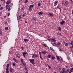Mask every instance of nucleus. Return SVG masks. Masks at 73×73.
<instances>
[{"mask_svg": "<svg viewBox=\"0 0 73 73\" xmlns=\"http://www.w3.org/2000/svg\"><path fill=\"white\" fill-rule=\"evenodd\" d=\"M48 15H49V16H51V17L53 16V13H49L48 14Z\"/></svg>", "mask_w": 73, "mask_h": 73, "instance_id": "nucleus-15", "label": "nucleus"}, {"mask_svg": "<svg viewBox=\"0 0 73 73\" xmlns=\"http://www.w3.org/2000/svg\"><path fill=\"white\" fill-rule=\"evenodd\" d=\"M43 46L44 47H45V48H46L47 47H48V46H47V45L45 44H43Z\"/></svg>", "mask_w": 73, "mask_h": 73, "instance_id": "nucleus-22", "label": "nucleus"}, {"mask_svg": "<svg viewBox=\"0 0 73 73\" xmlns=\"http://www.w3.org/2000/svg\"><path fill=\"white\" fill-rule=\"evenodd\" d=\"M57 66L58 68H59L60 67V65H58Z\"/></svg>", "mask_w": 73, "mask_h": 73, "instance_id": "nucleus-47", "label": "nucleus"}, {"mask_svg": "<svg viewBox=\"0 0 73 73\" xmlns=\"http://www.w3.org/2000/svg\"><path fill=\"white\" fill-rule=\"evenodd\" d=\"M21 48L22 49V50H24V48H23V47L22 46L21 47Z\"/></svg>", "mask_w": 73, "mask_h": 73, "instance_id": "nucleus-50", "label": "nucleus"}, {"mask_svg": "<svg viewBox=\"0 0 73 73\" xmlns=\"http://www.w3.org/2000/svg\"><path fill=\"white\" fill-rule=\"evenodd\" d=\"M8 8H10V7H9V5H6V10H7V9H8Z\"/></svg>", "mask_w": 73, "mask_h": 73, "instance_id": "nucleus-10", "label": "nucleus"}, {"mask_svg": "<svg viewBox=\"0 0 73 73\" xmlns=\"http://www.w3.org/2000/svg\"><path fill=\"white\" fill-rule=\"evenodd\" d=\"M65 46H68V43H66L65 44Z\"/></svg>", "mask_w": 73, "mask_h": 73, "instance_id": "nucleus-33", "label": "nucleus"}, {"mask_svg": "<svg viewBox=\"0 0 73 73\" xmlns=\"http://www.w3.org/2000/svg\"><path fill=\"white\" fill-rule=\"evenodd\" d=\"M71 69L72 70H73V68H71Z\"/></svg>", "mask_w": 73, "mask_h": 73, "instance_id": "nucleus-62", "label": "nucleus"}, {"mask_svg": "<svg viewBox=\"0 0 73 73\" xmlns=\"http://www.w3.org/2000/svg\"><path fill=\"white\" fill-rule=\"evenodd\" d=\"M65 21H64V20H62L61 22H60V24H61V25H64V23H65Z\"/></svg>", "mask_w": 73, "mask_h": 73, "instance_id": "nucleus-8", "label": "nucleus"}, {"mask_svg": "<svg viewBox=\"0 0 73 73\" xmlns=\"http://www.w3.org/2000/svg\"><path fill=\"white\" fill-rule=\"evenodd\" d=\"M39 54H40V55H41V52H39Z\"/></svg>", "mask_w": 73, "mask_h": 73, "instance_id": "nucleus-58", "label": "nucleus"}, {"mask_svg": "<svg viewBox=\"0 0 73 73\" xmlns=\"http://www.w3.org/2000/svg\"><path fill=\"white\" fill-rule=\"evenodd\" d=\"M57 3H58V2L55 1L54 2L55 4H56V5H57Z\"/></svg>", "mask_w": 73, "mask_h": 73, "instance_id": "nucleus-41", "label": "nucleus"}, {"mask_svg": "<svg viewBox=\"0 0 73 73\" xmlns=\"http://www.w3.org/2000/svg\"><path fill=\"white\" fill-rule=\"evenodd\" d=\"M18 18L20 21H22V18L21 17V15H19L17 16Z\"/></svg>", "mask_w": 73, "mask_h": 73, "instance_id": "nucleus-5", "label": "nucleus"}, {"mask_svg": "<svg viewBox=\"0 0 73 73\" xmlns=\"http://www.w3.org/2000/svg\"><path fill=\"white\" fill-rule=\"evenodd\" d=\"M4 24L5 25L7 24V21H5Z\"/></svg>", "mask_w": 73, "mask_h": 73, "instance_id": "nucleus-34", "label": "nucleus"}, {"mask_svg": "<svg viewBox=\"0 0 73 73\" xmlns=\"http://www.w3.org/2000/svg\"><path fill=\"white\" fill-rule=\"evenodd\" d=\"M50 50H52V51H53V52H54V49H53V48L50 47Z\"/></svg>", "mask_w": 73, "mask_h": 73, "instance_id": "nucleus-21", "label": "nucleus"}, {"mask_svg": "<svg viewBox=\"0 0 73 73\" xmlns=\"http://www.w3.org/2000/svg\"><path fill=\"white\" fill-rule=\"evenodd\" d=\"M21 9L22 10H24V9H25V7H24V6H23L22 7Z\"/></svg>", "mask_w": 73, "mask_h": 73, "instance_id": "nucleus-24", "label": "nucleus"}, {"mask_svg": "<svg viewBox=\"0 0 73 73\" xmlns=\"http://www.w3.org/2000/svg\"><path fill=\"white\" fill-rule=\"evenodd\" d=\"M64 73H68V72L66 71H65V68H64Z\"/></svg>", "mask_w": 73, "mask_h": 73, "instance_id": "nucleus-32", "label": "nucleus"}, {"mask_svg": "<svg viewBox=\"0 0 73 73\" xmlns=\"http://www.w3.org/2000/svg\"><path fill=\"white\" fill-rule=\"evenodd\" d=\"M34 21H36V19L34 18Z\"/></svg>", "mask_w": 73, "mask_h": 73, "instance_id": "nucleus-51", "label": "nucleus"}, {"mask_svg": "<svg viewBox=\"0 0 73 73\" xmlns=\"http://www.w3.org/2000/svg\"><path fill=\"white\" fill-rule=\"evenodd\" d=\"M51 44L53 46H57V44L55 42L52 43Z\"/></svg>", "mask_w": 73, "mask_h": 73, "instance_id": "nucleus-7", "label": "nucleus"}, {"mask_svg": "<svg viewBox=\"0 0 73 73\" xmlns=\"http://www.w3.org/2000/svg\"><path fill=\"white\" fill-rule=\"evenodd\" d=\"M58 45H60V42H58Z\"/></svg>", "mask_w": 73, "mask_h": 73, "instance_id": "nucleus-46", "label": "nucleus"}, {"mask_svg": "<svg viewBox=\"0 0 73 73\" xmlns=\"http://www.w3.org/2000/svg\"><path fill=\"white\" fill-rule=\"evenodd\" d=\"M29 61L32 64H33V65L35 64V62H34V61H35V59H29Z\"/></svg>", "mask_w": 73, "mask_h": 73, "instance_id": "nucleus-1", "label": "nucleus"}, {"mask_svg": "<svg viewBox=\"0 0 73 73\" xmlns=\"http://www.w3.org/2000/svg\"><path fill=\"white\" fill-rule=\"evenodd\" d=\"M27 2H28V0H26L25 2V3H27Z\"/></svg>", "mask_w": 73, "mask_h": 73, "instance_id": "nucleus-35", "label": "nucleus"}, {"mask_svg": "<svg viewBox=\"0 0 73 73\" xmlns=\"http://www.w3.org/2000/svg\"><path fill=\"white\" fill-rule=\"evenodd\" d=\"M0 34L1 35H2V31L1 30H0Z\"/></svg>", "mask_w": 73, "mask_h": 73, "instance_id": "nucleus-30", "label": "nucleus"}, {"mask_svg": "<svg viewBox=\"0 0 73 73\" xmlns=\"http://www.w3.org/2000/svg\"><path fill=\"white\" fill-rule=\"evenodd\" d=\"M25 14H23V17H24V16H25Z\"/></svg>", "mask_w": 73, "mask_h": 73, "instance_id": "nucleus-56", "label": "nucleus"}, {"mask_svg": "<svg viewBox=\"0 0 73 73\" xmlns=\"http://www.w3.org/2000/svg\"><path fill=\"white\" fill-rule=\"evenodd\" d=\"M67 72H69V70L68 69H67Z\"/></svg>", "mask_w": 73, "mask_h": 73, "instance_id": "nucleus-55", "label": "nucleus"}, {"mask_svg": "<svg viewBox=\"0 0 73 73\" xmlns=\"http://www.w3.org/2000/svg\"><path fill=\"white\" fill-rule=\"evenodd\" d=\"M69 4V2L68 1H66L65 2L64 5L65 6H66V5Z\"/></svg>", "mask_w": 73, "mask_h": 73, "instance_id": "nucleus-11", "label": "nucleus"}, {"mask_svg": "<svg viewBox=\"0 0 73 73\" xmlns=\"http://www.w3.org/2000/svg\"><path fill=\"white\" fill-rule=\"evenodd\" d=\"M59 51H60V52H62V48H59Z\"/></svg>", "mask_w": 73, "mask_h": 73, "instance_id": "nucleus-27", "label": "nucleus"}, {"mask_svg": "<svg viewBox=\"0 0 73 73\" xmlns=\"http://www.w3.org/2000/svg\"><path fill=\"white\" fill-rule=\"evenodd\" d=\"M40 58H41V60H43V59L42 58V57H41V55H40Z\"/></svg>", "mask_w": 73, "mask_h": 73, "instance_id": "nucleus-39", "label": "nucleus"}, {"mask_svg": "<svg viewBox=\"0 0 73 73\" xmlns=\"http://www.w3.org/2000/svg\"><path fill=\"white\" fill-rule=\"evenodd\" d=\"M55 58V57L54 56H53L51 58L53 60Z\"/></svg>", "mask_w": 73, "mask_h": 73, "instance_id": "nucleus-40", "label": "nucleus"}, {"mask_svg": "<svg viewBox=\"0 0 73 73\" xmlns=\"http://www.w3.org/2000/svg\"><path fill=\"white\" fill-rule=\"evenodd\" d=\"M9 15H10V14L9 13L8 15V16H9Z\"/></svg>", "mask_w": 73, "mask_h": 73, "instance_id": "nucleus-64", "label": "nucleus"}, {"mask_svg": "<svg viewBox=\"0 0 73 73\" xmlns=\"http://www.w3.org/2000/svg\"><path fill=\"white\" fill-rule=\"evenodd\" d=\"M11 7H12V5H13V4L11 3Z\"/></svg>", "mask_w": 73, "mask_h": 73, "instance_id": "nucleus-60", "label": "nucleus"}, {"mask_svg": "<svg viewBox=\"0 0 73 73\" xmlns=\"http://www.w3.org/2000/svg\"><path fill=\"white\" fill-rule=\"evenodd\" d=\"M56 40L54 39H51V41L52 42H56Z\"/></svg>", "mask_w": 73, "mask_h": 73, "instance_id": "nucleus-16", "label": "nucleus"}, {"mask_svg": "<svg viewBox=\"0 0 73 73\" xmlns=\"http://www.w3.org/2000/svg\"><path fill=\"white\" fill-rule=\"evenodd\" d=\"M70 1H71V2H72V3H73V1H72V0H70Z\"/></svg>", "mask_w": 73, "mask_h": 73, "instance_id": "nucleus-59", "label": "nucleus"}, {"mask_svg": "<svg viewBox=\"0 0 73 73\" xmlns=\"http://www.w3.org/2000/svg\"><path fill=\"white\" fill-rule=\"evenodd\" d=\"M70 66H71V67H72V66H73V64H71L70 65Z\"/></svg>", "mask_w": 73, "mask_h": 73, "instance_id": "nucleus-52", "label": "nucleus"}, {"mask_svg": "<svg viewBox=\"0 0 73 73\" xmlns=\"http://www.w3.org/2000/svg\"><path fill=\"white\" fill-rule=\"evenodd\" d=\"M48 38H50V36H48Z\"/></svg>", "mask_w": 73, "mask_h": 73, "instance_id": "nucleus-63", "label": "nucleus"}, {"mask_svg": "<svg viewBox=\"0 0 73 73\" xmlns=\"http://www.w3.org/2000/svg\"><path fill=\"white\" fill-rule=\"evenodd\" d=\"M11 1L10 0H8L6 3V4L7 5H9V4H11Z\"/></svg>", "mask_w": 73, "mask_h": 73, "instance_id": "nucleus-6", "label": "nucleus"}, {"mask_svg": "<svg viewBox=\"0 0 73 73\" xmlns=\"http://www.w3.org/2000/svg\"><path fill=\"white\" fill-rule=\"evenodd\" d=\"M63 43H64V44H65V43H66V42H65V41H63Z\"/></svg>", "mask_w": 73, "mask_h": 73, "instance_id": "nucleus-54", "label": "nucleus"}, {"mask_svg": "<svg viewBox=\"0 0 73 73\" xmlns=\"http://www.w3.org/2000/svg\"><path fill=\"white\" fill-rule=\"evenodd\" d=\"M57 35H61V33H57Z\"/></svg>", "mask_w": 73, "mask_h": 73, "instance_id": "nucleus-43", "label": "nucleus"}, {"mask_svg": "<svg viewBox=\"0 0 73 73\" xmlns=\"http://www.w3.org/2000/svg\"><path fill=\"white\" fill-rule=\"evenodd\" d=\"M24 40L25 42H28V40L27 39H24Z\"/></svg>", "mask_w": 73, "mask_h": 73, "instance_id": "nucleus-19", "label": "nucleus"}, {"mask_svg": "<svg viewBox=\"0 0 73 73\" xmlns=\"http://www.w3.org/2000/svg\"><path fill=\"white\" fill-rule=\"evenodd\" d=\"M56 59L57 60H59V56L57 55L56 56Z\"/></svg>", "mask_w": 73, "mask_h": 73, "instance_id": "nucleus-26", "label": "nucleus"}, {"mask_svg": "<svg viewBox=\"0 0 73 73\" xmlns=\"http://www.w3.org/2000/svg\"><path fill=\"white\" fill-rule=\"evenodd\" d=\"M40 5H41V3H39L38 4V7H40Z\"/></svg>", "mask_w": 73, "mask_h": 73, "instance_id": "nucleus-29", "label": "nucleus"}, {"mask_svg": "<svg viewBox=\"0 0 73 73\" xmlns=\"http://www.w3.org/2000/svg\"><path fill=\"white\" fill-rule=\"evenodd\" d=\"M58 62H61V60H60V59H59Z\"/></svg>", "mask_w": 73, "mask_h": 73, "instance_id": "nucleus-61", "label": "nucleus"}, {"mask_svg": "<svg viewBox=\"0 0 73 73\" xmlns=\"http://www.w3.org/2000/svg\"><path fill=\"white\" fill-rule=\"evenodd\" d=\"M48 69H51V67L50 66H48Z\"/></svg>", "mask_w": 73, "mask_h": 73, "instance_id": "nucleus-42", "label": "nucleus"}, {"mask_svg": "<svg viewBox=\"0 0 73 73\" xmlns=\"http://www.w3.org/2000/svg\"><path fill=\"white\" fill-rule=\"evenodd\" d=\"M3 9V7H1L0 8V10H2V9Z\"/></svg>", "mask_w": 73, "mask_h": 73, "instance_id": "nucleus-45", "label": "nucleus"}, {"mask_svg": "<svg viewBox=\"0 0 73 73\" xmlns=\"http://www.w3.org/2000/svg\"><path fill=\"white\" fill-rule=\"evenodd\" d=\"M13 65L14 66H16V64H15V63H13Z\"/></svg>", "mask_w": 73, "mask_h": 73, "instance_id": "nucleus-37", "label": "nucleus"}, {"mask_svg": "<svg viewBox=\"0 0 73 73\" xmlns=\"http://www.w3.org/2000/svg\"><path fill=\"white\" fill-rule=\"evenodd\" d=\"M13 69L12 68L10 67V72H13Z\"/></svg>", "mask_w": 73, "mask_h": 73, "instance_id": "nucleus-17", "label": "nucleus"}, {"mask_svg": "<svg viewBox=\"0 0 73 73\" xmlns=\"http://www.w3.org/2000/svg\"><path fill=\"white\" fill-rule=\"evenodd\" d=\"M58 29L60 31V32H61V28L60 27H59L58 28Z\"/></svg>", "mask_w": 73, "mask_h": 73, "instance_id": "nucleus-28", "label": "nucleus"}, {"mask_svg": "<svg viewBox=\"0 0 73 73\" xmlns=\"http://www.w3.org/2000/svg\"><path fill=\"white\" fill-rule=\"evenodd\" d=\"M34 6V5H33L29 6V11H32V9L31 8H32V7H33Z\"/></svg>", "mask_w": 73, "mask_h": 73, "instance_id": "nucleus-2", "label": "nucleus"}, {"mask_svg": "<svg viewBox=\"0 0 73 73\" xmlns=\"http://www.w3.org/2000/svg\"><path fill=\"white\" fill-rule=\"evenodd\" d=\"M22 64L23 65V66H27V65H26V64H25V63L24 62H22Z\"/></svg>", "mask_w": 73, "mask_h": 73, "instance_id": "nucleus-23", "label": "nucleus"}, {"mask_svg": "<svg viewBox=\"0 0 73 73\" xmlns=\"http://www.w3.org/2000/svg\"><path fill=\"white\" fill-rule=\"evenodd\" d=\"M8 27H5V30L6 31H7V30H8Z\"/></svg>", "mask_w": 73, "mask_h": 73, "instance_id": "nucleus-25", "label": "nucleus"}, {"mask_svg": "<svg viewBox=\"0 0 73 73\" xmlns=\"http://www.w3.org/2000/svg\"><path fill=\"white\" fill-rule=\"evenodd\" d=\"M70 44V45H72V46H70V49H73V41H71Z\"/></svg>", "mask_w": 73, "mask_h": 73, "instance_id": "nucleus-3", "label": "nucleus"}, {"mask_svg": "<svg viewBox=\"0 0 73 73\" xmlns=\"http://www.w3.org/2000/svg\"><path fill=\"white\" fill-rule=\"evenodd\" d=\"M16 56L17 57H18V58H20V55L19 54H15Z\"/></svg>", "mask_w": 73, "mask_h": 73, "instance_id": "nucleus-12", "label": "nucleus"}, {"mask_svg": "<svg viewBox=\"0 0 73 73\" xmlns=\"http://www.w3.org/2000/svg\"><path fill=\"white\" fill-rule=\"evenodd\" d=\"M66 68H68V67H69L68 66V65H67L66 66Z\"/></svg>", "mask_w": 73, "mask_h": 73, "instance_id": "nucleus-57", "label": "nucleus"}, {"mask_svg": "<svg viewBox=\"0 0 73 73\" xmlns=\"http://www.w3.org/2000/svg\"><path fill=\"white\" fill-rule=\"evenodd\" d=\"M13 60L14 61H15V62H16L17 63V62H18V61H17L16 60V59H15V58H13Z\"/></svg>", "mask_w": 73, "mask_h": 73, "instance_id": "nucleus-20", "label": "nucleus"}, {"mask_svg": "<svg viewBox=\"0 0 73 73\" xmlns=\"http://www.w3.org/2000/svg\"><path fill=\"white\" fill-rule=\"evenodd\" d=\"M59 7H60V5H58L57 7V8H59Z\"/></svg>", "mask_w": 73, "mask_h": 73, "instance_id": "nucleus-49", "label": "nucleus"}, {"mask_svg": "<svg viewBox=\"0 0 73 73\" xmlns=\"http://www.w3.org/2000/svg\"><path fill=\"white\" fill-rule=\"evenodd\" d=\"M23 56H24V57H25V52H24L22 53Z\"/></svg>", "mask_w": 73, "mask_h": 73, "instance_id": "nucleus-14", "label": "nucleus"}, {"mask_svg": "<svg viewBox=\"0 0 73 73\" xmlns=\"http://www.w3.org/2000/svg\"><path fill=\"white\" fill-rule=\"evenodd\" d=\"M23 58H21V62H23Z\"/></svg>", "mask_w": 73, "mask_h": 73, "instance_id": "nucleus-36", "label": "nucleus"}, {"mask_svg": "<svg viewBox=\"0 0 73 73\" xmlns=\"http://www.w3.org/2000/svg\"><path fill=\"white\" fill-rule=\"evenodd\" d=\"M41 53H42V54H46L47 53V52H46V50H44V51H42L41 52Z\"/></svg>", "mask_w": 73, "mask_h": 73, "instance_id": "nucleus-9", "label": "nucleus"}, {"mask_svg": "<svg viewBox=\"0 0 73 73\" xmlns=\"http://www.w3.org/2000/svg\"><path fill=\"white\" fill-rule=\"evenodd\" d=\"M7 9L8 11H11V9H10V8L8 9Z\"/></svg>", "mask_w": 73, "mask_h": 73, "instance_id": "nucleus-44", "label": "nucleus"}, {"mask_svg": "<svg viewBox=\"0 0 73 73\" xmlns=\"http://www.w3.org/2000/svg\"><path fill=\"white\" fill-rule=\"evenodd\" d=\"M25 66V70H27V66Z\"/></svg>", "mask_w": 73, "mask_h": 73, "instance_id": "nucleus-38", "label": "nucleus"}, {"mask_svg": "<svg viewBox=\"0 0 73 73\" xmlns=\"http://www.w3.org/2000/svg\"><path fill=\"white\" fill-rule=\"evenodd\" d=\"M35 57L36 58H37L38 57V55H36L35 54H33L32 56V58H35Z\"/></svg>", "mask_w": 73, "mask_h": 73, "instance_id": "nucleus-4", "label": "nucleus"}, {"mask_svg": "<svg viewBox=\"0 0 73 73\" xmlns=\"http://www.w3.org/2000/svg\"><path fill=\"white\" fill-rule=\"evenodd\" d=\"M73 72V71L71 69L70 70V71L69 72V73H71Z\"/></svg>", "mask_w": 73, "mask_h": 73, "instance_id": "nucleus-31", "label": "nucleus"}, {"mask_svg": "<svg viewBox=\"0 0 73 73\" xmlns=\"http://www.w3.org/2000/svg\"><path fill=\"white\" fill-rule=\"evenodd\" d=\"M64 71H65V70H64V68H63L62 69V70L60 72V73H65V72H64Z\"/></svg>", "mask_w": 73, "mask_h": 73, "instance_id": "nucleus-13", "label": "nucleus"}, {"mask_svg": "<svg viewBox=\"0 0 73 73\" xmlns=\"http://www.w3.org/2000/svg\"><path fill=\"white\" fill-rule=\"evenodd\" d=\"M47 40L49 41H51V39L50 40V39H47Z\"/></svg>", "mask_w": 73, "mask_h": 73, "instance_id": "nucleus-53", "label": "nucleus"}, {"mask_svg": "<svg viewBox=\"0 0 73 73\" xmlns=\"http://www.w3.org/2000/svg\"><path fill=\"white\" fill-rule=\"evenodd\" d=\"M42 13H43V12L42 11H40L38 13V14H39V15H42Z\"/></svg>", "mask_w": 73, "mask_h": 73, "instance_id": "nucleus-18", "label": "nucleus"}, {"mask_svg": "<svg viewBox=\"0 0 73 73\" xmlns=\"http://www.w3.org/2000/svg\"><path fill=\"white\" fill-rule=\"evenodd\" d=\"M48 58H50V55H49L48 56Z\"/></svg>", "mask_w": 73, "mask_h": 73, "instance_id": "nucleus-48", "label": "nucleus"}]
</instances>
